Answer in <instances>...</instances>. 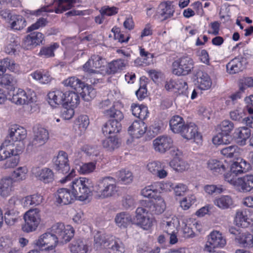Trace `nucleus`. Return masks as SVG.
I'll return each instance as SVG.
<instances>
[{
  "instance_id": "obj_6",
  "label": "nucleus",
  "mask_w": 253,
  "mask_h": 253,
  "mask_svg": "<svg viewBox=\"0 0 253 253\" xmlns=\"http://www.w3.org/2000/svg\"><path fill=\"white\" fill-rule=\"evenodd\" d=\"M172 73L177 76H186L194 68L193 59L188 56H182L175 60L172 64Z\"/></svg>"
},
{
  "instance_id": "obj_61",
  "label": "nucleus",
  "mask_w": 253,
  "mask_h": 253,
  "mask_svg": "<svg viewBox=\"0 0 253 253\" xmlns=\"http://www.w3.org/2000/svg\"><path fill=\"white\" fill-rule=\"evenodd\" d=\"M83 151L89 157L93 158L99 156L100 152L97 146L86 145L83 147Z\"/></svg>"
},
{
  "instance_id": "obj_45",
  "label": "nucleus",
  "mask_w": 253,
  "mask_h": 253,
  "mask_svg": "<svg viewBox=\"0 0 253 253\" xmlns=\"http://www.w3.org/2000/svg\"><path fill=\"white\" fill-rule=\"evenodd\" d=\"M12 20L11 26L13 29L20 30L23 29L26 25L25 19L21 15L14 16Z\"/></svg>"
},
{
  "instance_id": "obj_43",
  "label": "nucleus",
  "mask_w": 253,
  "mask_h": 253,
  "mask_svg": "<svg viewBox=\"0 0 253 253\" xmlns=\"http://www.w3.org/2000/svg\"><path fill=\"white\" fill-rule=\"evenodd\" d=\"M96 168V163L91 162L86 163H82V165L77 166L76 169L82 174H87L93 172Z\"/></svg>"
},
{
  "instance_id": "obj_21",
  "label": "nucleus",
  "mask_w": 253,
  "mask_h": 253,
  "mask_svg": "<svg viewBox=\"0 0 253 253\" xmlns=\"http://www.w3.org/2000/svg\"><path fill=\"white\" fill-rule=\"evenodd\" d=\"M244 58L242 56L236 57L226 65V70L230 74H234L242 71L245 67L243 64Z\"/></svg>"
},
{
  "instance_id": "obj_13",
  "label": "nucleus",
  "mask_w": 253,
  "mask_h": 253,
  "mask_svg": "<svg viewBox=\"0 0 253 253\" xmlns=\"http://www.w3.org/2000/svg\"><path fill=\"white\" fill-rule=\"evenodd\" d=\"M208 244L206 248L210 252H214L215 248H222L226 244V239L222 236L221 233L219 231H213L209 236Z\"/></svg>"
},
{
  "instance_id": "obj_55",
  "label": "nucleus",
  "mask_w": 253,
  "mask_h": 253,
  "mask_svg": "<svg viewBox=\"0 0 253 253\" xmlns=\"http://www.w3.org/2000/svg\"><path fill=\"white\" fill-rule=\"evenodd\" d=\"M77 106H71L70 104L68 105L63 106L61 111V116L64 120L71 119L74 115V108Z\"/></svg>"
},
{
  "instance_id": "obj_64",
  "label": "nucleus",
  "mask_w": 253,
  "mask_h": 253,
  "mask_svg": "<svg viewBox=\"0 0 253 253\" xmlns=\"http://www.w3.org/2000/svg\"><path fill=\"white\" fill-rule=\"evenodd\" d=\"M94 63L91 57L83 66V68L84 71L87 72L89 74L98 73L99 71L95 70V67H94Z\"/></svg>"
},
{
  "instance_id": "obj_39",
  "label": "nucleus",
  "mask_w": 253,
  "mask_h": 253,
  "mask_svg": "<svg viewBox=\"0 0 253 253\" xmlns=\"http://www.w3.org/2000/svg\"><path fill=\"white\" fill-rule=\"evenodd\" d=\"M232 137L230 133L223 134L221 132L213 137L212 142L215 145L228 144L232 141Z\"/></svg>"
},
{
  "instance_id": "obj_56",
  "label": "nucleus",
  "mask_w": 253,
  "mask_h": 253,
  "mask_svg": "<svg viewBox=\"0 0 253 253\" xmlns=\"http://www.w3.org/2000/svg\"><path fill=\"white\" fill-rule=\"evenodd\" d=\"M99 11L102 16H111L118 13V8L115 6L110 7L109 6L105 5L102 7Z\"/></svg>"
},
{
  "instance_id": "obj_47",
  "label": "nucleus",
  "mask_w": 253,
  "mask_h": 253,
  "mask_svg": "<svg viewBox=\"0 0 253 253\" xmlns=\"http://www.w3.org/2000/svg\"><path fill=\"white\" fill-rule=\"evenodd\" d=\"M247 213L246 210L238 211L236 213L235 220L236 224L242 227L248 226L247 219Z\"/></svg>"
},
{
  "instance_id": "obj_53",
  "label": "nucleus",
  "mask_w": 253,
  "mask_h": 253,
  "mask_svg": "<svg viewBox=\"0 0 253 253\" xmlns=\"http://www.w3.org/2000/svg\"><path fill=\"white\" fill-rule=\"evenodd\" d=\"M220 128L223 134L230 133L234 128V124L228 120H225L221 123Z\"/></svg>"
},
{
  "instance_id": "obj_15",
  "label": "nucleus",
  "mask_w": 253,
  "mask_h": 253,
  "mask_svg": "<svg viewBox=\"0 0 253 253\" xmlns=\"http://www.w3.org/2000/svg\"><path fill=\"white\" fill-rule=\"evenodd\" d=\"M157 199L155 203L147 200H141L140 203L141 206L148 208V211L152 214H160L164 211L166 205L164 200L160 196Z\"/></svg>"
},
{
  "instance_id": "obj_33",
  "label": "nucleus",
  "mask_w": 253,
  "mask_h": 253,
  "mask_svg": "<svg viewBox=\"0 0 253 253\" xmlns=\"http://www.w3.org/2000/svg\"><path fill=\"white\" fill-rule=\"evenodd\" d=\"M58 7L55 9L56 13H61L63 11L72 8L76 2H80L81 0H56Z\"/></svg>"
},
{
  "instance_id": "obj_51",
  "label": "nucleus",
  "mask_w": 253,
  "mask_h": 253,
  "mask_svg": "<svg viewBox=\"0 0 253 253\" xmlns=\"http://www.w3.org/2000/svg\"><path fill=\"white\" fill-rule=\"evenodd\" d=\"M64 84L65 85L70 86L76 90L83 85V82L75 77L69 78L65 80Z\"/></svg>"
},
{
  "instance_id": "obj_36",
  "label": "nucleus",
  "mask_w": 253,
  "mask_h": 253,
  "mask_svg": "<svg viewBox=\"0 0 253 253\" xmlns=\"http://www.w3.org/2000/svg\"><path fill=\"white\" fill-rule=\"evenodd\" d=\"M214 204L221 209H227L233 205V200L229 196H222L215 199Z\"/></svg>"
},
{
  "instance_id": "obj_28",
  "label": "nucleus",
  "mask_w": 253,
  "mask_h": 253,
  "mask_svg": "<svg viewBox=\"0 0 253 253\" xmlns=\"http://www.w3.org/2000/svg\"><path fill=\"white\" fill-rule=\"evenodd\" d=\"M0 84L10 91L16 87L17 80L11 75L5 74L0 78Z\"/></svg>"
},
{
  "instance_id": "obj_52",
  "label": "nucleus",
  "mask_w": 253,
  "mask_h": 253,
  "mask_svg": "<svg viewBox=\"0 0 253 253\" xmlns=\"http://www.w3.org/2000/svg\"><path fill=\"white\" fill-rule=\"evenodd\" d=\"M27 169L25 167H19L12 173V178L15 180H24L26 177Z\"/></svg>"
},
{
  "instance_id": "obj_48",
  "label": "nucleus",
  "mask_w": 253,
  "mask_h": 253,
  "mask_svg": "<svg viewBox=\"0 0 253 253\" xmlns=\"http://www.w3.org/2000/svg\"><path fill=\"white\" fill-rule=\"evenodd\" d=\"M117 176L120 181L124 184L130 183L132 180V174L131 171L126 169H122L117 172Z\"/></svg>"
},
{
  "instance_id": "obj_35",
  "label": "nucleus",
  "mask_w": 253,
  "mask_h": 253,
  "mask_svg": "<svg viewBox=\"0 0 253 253\" xmlns=\"http://www.w3.org/2000/svg\"><path fill=\"white\" fill-rule=\"evenodd\" d=\"M12 178L7 177L3 178L0 182V194L2 197L7 196L11 191Z\"/></svg>"
},
{
  "instance_id": "obj_26",
  "label": "nucleus",
  "mask_w": 253,
  "mask_h": 253,
  "mask_svg": "<svg viewBox=\"0 0 253 253\" xmlns=\"http://www.w3.org/2000/svg\"><path fill=\"white\" fill-rule=\"evenodd\" d=\"M235 239L243 247L251 248L253 247V235L249 232L239 233Z\"/></svg>"
},
{
  "instance_id": "obj_2",
  "label": "nucleus",
  "mask_w": 253,
  "mask_h": 253,
  "mask_svg": "<svg viewBox=\"0 0 253 253\" xmlns=\"http://www.w3.org/2000/svg\"><path fill=\"white\" fill-rule=\"evenodd\" d=\"M94 246L106 249V253H124L125 248L120 239L113 236L97 232L94 237Z\"/></svg>"
},
{
  "instance_id": "obj_19",
  "label": "nucleus",
  "mask_w": 253,
  "mask_h": 253,
  "mask_svg": "<svg viewBox=\"0 0 253 253\" xmlns=\"http://www.w3.org/2000/svg\"><path fill=\"white\" fill-rule=\"evenodd\" d=\"M180 134L184 138L187 140L201 137L198 133L197 126L192 123L186 124Z\"/></svg>"
},
{
  "instance_id": "obj_59",
  "label": "nucleus",
  "mask_w": 253,
  "mask_h": 253,
  "mask_svg": "<svg viewBox=\"0 0 253 253\" xmlns=\"http://www.w3.org/2000/svg\"><path fill=\"white\" fill-rule=\"evenodd\" d=\"M169 165L174 170L177 171H182L186 169L185 163L176 158L171 161Z\"/></svg>"
},
{
  "instance_id": "obj_57",
  "label": "nucleus",
  "mask_w": 253,
  "mask_h": 253,
  "mask_svg": "<svg viewBox=\"0 0 253 253\" xmlns=\"http://www.w3.org/2000/svg\"><path fill=\"white\" fill-rule=\"evenodd\" d=\"M188 84L183 80H179L176 82V89L178 90L179 94L188 96Z\"/></svg>"
},
{
  "instance_id": "obj_14",
  "label": "nucleus",
  "mask_w": 253,
  "mask_h": 253,
  "mask_svg": "<svg viewBox=\"0 0 253 253\" xmlns=\"http://www.w3.org/2000/svg\"><path fill=\"white\" fill-rule=\"evenodd\" d=\"M155 150L160 153H165L173 146V140L167 135L160 136L153 140Z\"/></svg>"
},
{
  "instance_id": "obj_37",
  "label": "nucleus",
  "mask_w": 253,
  "mask_h": 253,
  "mask_svg": "<svg viewBox=\"0 0 253 253\" xmlns=\"http://www.w3.org/2000/svg\"><path fill=\"white\" fill-rule=\"evenodd\" d=\"M197 80L199 87L202 90L209 88L211 85L210 77L207 73L203 72L198 73Z\"/></svg>"
},
{
  "instance_id": "obj_49",
  "label": "nucleus",
  "mask_w": 253,
  "mask_h": 253,
  "mask_svg": "<svg viewBox=\"0 0 253 253\" xmlns=\"http://www.w3.org/2000/svg\"><path fill=\"white\" fill-rule=\"evenodd\" d=\"M166 186L167 187L169 186L172 189H173L175 195L178 196L183 195L187 189L186 185L181 183L174 184L171 182H168L166 183Z\"/></svg>"
},
{
  "instance_id": "obj_44",
  "label": "nucleus",
  "mask_w": 253,
  "mask_h": 253,
  "mask_svg": "<svg viewBox=\"0 0 253 253\" xmlns=\"http://www.w3.org/2000/svg\"><path fill=\"white\" fill-rule=\"evenodd\" d=\"M80 88L82 90L81 94L84 100L88 101L95 97V91L91 85H85L83 83V85Z\"/></svg>"
},
{
  "instance_id": "obj_20",
  "label": "nucleus",
  "mask_w": 253,
  "mask_h": 253,
  "mask_svg": "<svg viewBox=\"0 0 253 253\" xmlns=\"http://www.w3.org/2000/svg\"><path fill=\"white\" fill-rule=\"evenodd\" d=\"M174 12L173 5L170 2H162L160 4L157 14L159 17L162 18V21H164L172 17Z\"/></svg>"
},
{
  "instance_id": "obj_7",
  "label": "nucleus",
  "mask_w": 253,
  "mask_h": 253,
  "mask_svg": "<svg viewBox=\"0 0 253 253\" xmlns=\"http://www.w3.org/2000/svg\"><path fill=\"white\" fill-rule=\"evenodd\" d=\"M25 224L22 229L26 232L35 231L41 221L40 210L38 209H30L24 215Z\"/></svg>"
},
{
  "instance_id": "obj_1",
  "label": "nucleus",
  "mask_w": 253,
  "mask_h": 253,
  "mask_svg": "<svg viewBox=\"0 0 253 253\" xmlns=\"http://www.w3.org/2000/svg\"><path fill=\"white\" fill-rule=\"evenodd\" d=\"M74 233L75 230L71 225L65 226L63 223H56L51 227L50 232L42 234L35 241V244L41 249L53 250L59 242L62 243L69 242Z\"/></svg>"
},
{
  "instance_id": "obj_31",
  "label": "nucleus",
  "mask_w": 253,
  "mask_h": 253,
  "mask_svg": "<svg viewBox=\"0 0 253 253\" xmlns=\"http://www.w3.org/2000/svg\"><path fill=\"white\" fill-rule=\"evenodd\" d=\"M115 220L117 225L121 228H126L131 222V215L127 212L117 213Z\"/></svg>"
},
{
  "instance_id": "obj_23",
  "label": "nucleus",
  "mask_w": 253,
  "mask_h": 253,
  "mask_svg": "<svg viewBox=\"0 0 253 253\" xmlns=\"http://www.w3.org/2000/svg\"><path fill=\"white\" fill-rule=\"evenodd\" d=\"M69 248L73 253H86L88 251V246L83 238L78 237L75 238L70 244Z\"/></svg>"
},
{
  "instance_id": "obj_60",
  "label": "nucleus",
  "mask_w": 253,
  "mask_h": 253,
  "mask_svg": "<svg viewBox=\"0 0 253 253\" xmlns=\"http://www.w3.org/2000/svg\"><path fill=\"white\" fill-rule=\"evenodd\" d=\"M48 23L47 19L42 17L40 18L36 23L33 24L27 29V32H31L35 30L38 29L40 27H44Z\"/></svg>"
},
{
  "instance_id": "obj_5",
  "label": "nucleus",
  "mask_w": 253,
  "mask_h": 253,
  "mask_svg": "<svg viewBox=\"0 0 253 253\" xmlns=\"http://www.w3.org/2000/svg\"><path fill=\"white\" fill-rule=\"evenodd\" d=\"M71 184V189L76 200L84 201L92 195L94 186L91 179L80 177L73 180Z\"/></svg>"
},
{
  "instance_id": "obj_11",
  "label": "nucleus",
  "mask_w": 253,
  "mask_h": 253,
  "mask_svg": "<svg viewBox=\"0 0 253 253\" xmlns=\"http://www.w3.org/2000/svg\"><path fill=\"white\" fill-rule=\"evenodd\" d=\"M148 211L144 208L138 207L136 210V215L134 218L136 224L146 230L150 228L153 223V218L148 215Z\"/></svg>"
},
{
  "instance_id": "obj_3",
  "label": "nucleus",
  "mask_w": 253,
  "mask_h": 253,
  "mask_svg": "<svg viewBox=\"0 0 253 253\" xmlns=\"http://www.w3.org/2000/svg\"><path fill=\"white\" fill-rule=\"evenodd\" d=\"M48 103L52 106L61 105L65 106H77L80 103V97L78 93L71 91L65 92L57 90L49 92L47 94Z\"/></svg>"
},
{
  "instance_id": "obj_63",
  "label": "nucleus",
  "mask_w": 253,
  "mask_h": 253,
  "mask_svg": "<svg viewBox=\"0 0 253 253\" xmlns=\"http://www.w3.org/2000/svg\"><path fill=\"white\" fill-rule=\"evenodd\" d=\"M122 206L126 209H128L134 206V199L130 195H126L123 197Z\"/></svg>"
},
{
  "instance_id": "obj_16",
  "label": "nucleus",
  "mask_w": 253,
  "mask_h": 253,
  "mask_svg": "<svg viewBox=\"0 0 253 253\" xmlns=\"http://www.w3.org/2000/svg\"><path fill=\"white\" fill-rule=\"evenodd\" d=\"M43 39V34L40 32H33L23 40L22 46L26 49H31L39 45Z\"/></svg>"
},
{
  "instance_id": "obj_50",
  "label": "nucleus",
  "mask_w": 253,
  "mask_h": 253,
  "mask_svg": "<svg viewBox=\"0 0 253 253\" xmlns=\"http://www.w3.org/2000/svg\"><path fill=\"white\" fill-rule=\"evenodd\" d=\"M58 47L59 45L57 43H54L49 46L42 47L40 53L46 58L53 57L54 56V51Z\"/></svg>"
},
{
  "instance_id": "obj_30",
  "label": "nucleus",
  "mask_w": 253,
  "mask_h": 253,
  "mask_svg": "<svg viewBox=\"0 0 253 253\" xmlns=\"http://www.w3.org/2000/svg\"><path fill=\"white\" fill-rule=\"evenodd\" d=\"M185 124L183 118L179 116H173L169 121L170 129L175 133H180Z\"/></svg>"
},
{
  "instance_id": "obj_8",
  "label": "nucleus",
  "mask_w": 253,
  "mask_h": 253,
  "mask_svg": "<svg viewBox=\"0 0 253 253\" xmlns=\"http://www.w3.org/2000/svg\"><path fill=\"white\" fill-rule=\"evenodd\" d=\"M230 176H226V181L238 187L241 192H247L253 189V175L247 174L237 178H230Z\"/></svg>"
},
{
  "instance_id": "obj_4",
  "label": "nucleus",
  "mask_w": 253,
  "mask_h": 253,
  "mask_svg": "<svg viewBox=\"0 0 253 253\" xmlns=\"http://www.w3.org/2000/svg\"><path fill=\"white\" fill-rule=\"evenodd\" d=\"M93 190L99 198L114 196L118 191L116 179L111 176L102 177L96 182Z\"/></svg>"
},
{
  "instance_id": "obj_9",
  "label": "nucleus",
  "mask_w": 253,
  "mask_h": 253,
  "mask_svg": "<svg viewBox=\"0 0 253 253\" xmlns=\"http://www.w3.org/2000/svg\"><path fill=\"white\" fill-rule=\"evenodd\" d=\"M7 98L12 102L17 105L28 104L35 101L31 95H28L24 90L21 89L11 90L8 92Z\"/></svg>"
},
{
  "instance_id": "obj_22",
  "label": "nucleus",
  "mask_w": 253,
  "mask_h": 253,
  "mask_svg": "<svg viewBox=\"0 0 253 253\" xmlns=\"http://www.w3.org/2000/svg\"><path fill=\"white\" fill-rule=\"evenodd\" d=\"M26 130L22 127L14 125L9 129V137L15 142L18 141L20 143L26 136Z\"/></svg>"
},
{
  "instance_id": "obj_25",
  "label": "nucleus",
  "mask_w": 253,
  "mask_h": 253,
  "mask_svg": "<svg viewBox=\"0 0 253 253\" xmlns=\"http://www.w3.org/2000/svg\"><path fill=\"white\" fill-rule=\"evenodd\" d=\"M122 126L120 122L114 120H109L102 127V131L104 135L117 133L121 129Z\"/></svg>"
},
{
  "instance_id": "obj_18",
  "label": "nucleus",
  "mask_w": 253,
  "mask_h": 253,
  "mask_svg": "<svg viewBox=\"0 0 253 253\" xmlns=\"http://www.w3.org/2000/svg\"><path fill=\"white\" fill-rule=\"evenodd\" d=\"M147 126L142 120L133 122L128 128L129 134L133 137L138 138L146 132Z\"/></svg>"
},
{
  "instance_id": "obj_40",
  "label": "nucleus",
  "mask_w": 253,
  "mask_h": 253,
  "mask_svg": "<svg viewBox=\"0 0 253 253\" xmlns=\"http://www.w3.org/2000/svg\"><path fill=\"white\" fill-rule=\"evenodd\" d=\"M104 114L107 117L114 118V121L120 122L124 119V114L120 110L117 109L115 106L109 109L105 110Z\"/></svg>"
},
{
  "instance_id": "obj_38",
  "label": "nucleus",
  "mask_w": 253,
  "mask_h": 253,
  "mask_svg": "<svg viewBox=\"0 0 253 253\" xmlns=\"http://www.w3.org/2000/svg\"><path fill=\"white\" fill-rule=\"evenodd\" d=\"M20 213L13 209L8 210L4 213V220L8 225H13L20 217Z\"/></svg>"
},
{
  "instance_id": "obj_62",
  "label": "nucleus",
  "mask_w": 253,
  "mask_h": 253,
  "mask_svg": "<svg viewBox=\"0 0 253 253\" xmlns=\"http://www.w3.org/2000/svg\"><path fill=\"white\" fill-rule=\"evenodd\" d=\"M77 122L79 128L83 131L86 129L89 124V118L86 115H81L79 117Z\"/></svg>"
},
{
  "instance_id": "obj_32",
  "label": "nucleus",
  "mask_w": 253,
  "mask_h": 253,
  "mask_svg": "<svg viewBox=\"0 0 253 253\" xmlns=\"http://www.w3.org/2000/svg\"><path fill=\"white\" fill-rule=\"evenodd\" d=\"M242 164H245V161H243L242 160L240 162H235L230 166V172L224 175L225 179L226 180V176L227 175H230V178H234L235 176L239 173H241L246 171V168L243 167Z\"/></svg>"
},
{
  "instance_id": "obj_41",
  "label": "nucleus",
  "mask_w": 253,
  "mask_h": 253,
  "mask_svg": "<svg viewBox=\"0 0 253 253\" xmlns=\"http://www.w3.org/2000/svg\"><path fill=\"white\" fill-rule=\"evenodd\" d=\"M104 148L108 151H112L119 147V139L116 136H110L102 142Z\"/></svg>"
},
{
  "instance_id": "obj_46",
  "label": "nucleus",
  "mask_w": 253,
  "mask_h": 253,
  "mask_svg": "<svg viewBox=\"0 0 253 253\" xmlns=\"http://www.w3.org/2000/svg\"><path fill=\"white\" fill-rule=\"evenodd\" d=\"M153 186H147L142 189L141 194L144 197L149 199H157L159 196L158 195V191L156 189H153Z\"/></svg>"
},
{
  "instance_id": "obj_42",
  "label": "nucleus",
  "mask_w": 253,
  "mask_h": 253,
  "mask_svg": "<svg viewBox=\"0 0 253 253\" xmlns=\"http://www.w3.org/2000/svg\"><path fill=\"white\" fill-rule=\"evenodd\" d=\"M42 196L40 194H36L28 196L25 198L23 205L24 207L37 206L42 203Z\"/></svg>"
},
{
  "instance_id": "obj_17",
  "label": "nucleus",
  "mask_w": 253,
  "mask_h": 253,
  "mask_svg": "<svg viewBox=\"0 0 253 253\" xmlns=\"http://www.w3.org/2000/svg\"><path fill=\"white\" fill-rule=\"evenodd\" d=\"M56 197V202L61 205L71 204L76 200L73 190L71 193L69 189L64 188H60L57 190Z\"/></svg>"
},
{
  "instance_id": "obj_34",
  "label": "nucleus",
  "mask_w": 253,
  "mask_h": 253,
  "mask_svg": "<svg viewBox=\"0 0 253 253\" xmlns=\"http://www.w3.org/2000/svg\"><path fill=\"white\" fill-rule=\"evenodd\" d=\"M208 167L214 174H222L226 169V166L222 162L216 160L209 161L208 163Z\"/></svg>"
},
{
  "instance_id": "obj_27",
  "label": "nucleus",
  "mask_w": 253,
  "mask_h": 253,
  "mask_svg": "<svg viewBox=\"0 0 253 253\" xmlns=\"http://www.w3.org/2000/svg\"><path fill=\"white\" fill-rule=\"evenodd\" d=\"M127 62L122 59L114 60L108 64L106 68L108 74H114L125 69Z\"/></svg>"
},
{
  "instance_id": "obj_10",
  "label": "nucleus",
  "mask_w": 253,
  "mask_h": 253,
  "mask_svg": "<svg viewBox=\"0 0 253 253\" xmlns=\"http://www.w3.org/2000/svg\"><path fill=\"white\" fill-rule=\"evenodd\" d=\"M52 162L54 169L59 173L66 174L69 171L70 168L66 152L60 151L58 155L53 158Z\"/></svg>"
},
{
  "instance_id": "obj_29",
  "label": "nucleus",
  "mask_w": 253,
  "mask_h": 253,
  "mask_svg": "<svg viewBox=\"0 0 253 253\" xmlns=\"http://www.w3.org/2000/svg\"><path fill=\"white\" fill-rule=\"evenodd\" d=\"M36 176L39 180L44 183L52 182L54 180V174L49 168H43L39 169L36 173Z\"/></svg>"
},
{
  "instance_id": "obj_12",
  "label": "nucleus",
  "mask_w": 253,
  "mask_h": 253,
  "mask_svg": "<svg viewBox=\"0 0 253 253\" xmlns=\"http://www.w3.org/2000/svg\"><path fill=\"white\" fill-rule=\"evenodd\" d=\"M49 138L48 131L42 127L34 128V137L28 144V147H39L44 144Z\"/></svg>"
},
{
  "instance_id": "obj_54",
  "label": "nucleus",
  "mask_w": 253,
  "mask_h": 253,
  "mask_svg": "<svg viewBox=\"0 0 253 253\" xmlns=\"http://www.w3.org/2000/svg\"><path fill=\"white\" fill-rule=\"evenodd\" d=\"M21 150L16 149V152L14 151V155H11L10 159L7 161L5 164V168H14L16 166L19 162V153Z\"/></svg>"
},
{
  "instance_id": "obj_24",
  "label": "nucleus",
  "mask_w": 253,
  "mask_h": 253,
  "mask_svg": "<svg viewBox=\"0 0 253 253\" xmlns=\"http://www.w3.org/2000/svg\"><path fill=\"white\" fill-rule=\"evenodd\" d=\"M235 138L237 143L241 146L246 144L247 140L251 136V130L247 127H242L235 132Z\"/></svg>"
},
{
  "instance_id": "obj_58",
  "label": "nucleus",
  "mask_w": 253,
  "mask_h": 253,
  "mask_svg": "<svg viewBox=\"0 0 253 253\" xmlns=\"http://www.w3.org/2000/svg\"><path fill=\"white\" fill-rule=\"evenodd\" d=\"M237 148L236 146L231 145L222 148L220 150V152L221 154L227 157L233 158L236 156V151Z\"/></svg>"
}]
</instances>
